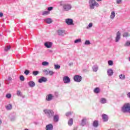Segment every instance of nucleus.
Masks as SVG:
<instances>
[{"mask_svg":"<svg viewBox=\"0 0 130 130\" xmlns=\"http://www.w3.org/2000/svg\"><path fill=\"white\" fill-rule=\"evenodd\" d=\"M30 72L29 71H28V70H25V71H24V74L25 75H28V74H29Z\"/></svg>","mask_w":130,"mask_h":130,"instance_id":"79ce46f5","label":"nucleus"},{"mask_svg":"<svg viewBox=\"0 0 130 130\" xmlns=\"http://www.w3.org/2000/svg\"><path fill=\"white\" fill-rule=\"evenodd\" d=\"M107 99H106V98L101 99L100 103H102V104H105L106 103H107Z\"/></svg>","mask_w":130,"mask_h":130,"instance_id":"412c9836","label":"nucleus"},{"mask_svg":"<svg viewBox=\"0 0 130 130\" xmlns=\"http://www.w3.org/2000/svg\"><path fill=\"white\" fill-rule=\"evenodd\" d=\"M28 86L30 87H35V83L34 82V81H30L28 82Z\"/></svg>","mask_w":130,"mask_h":130,"instance_id":"6ab92c4d","label":"nucleus"},{"mask_svg":"<svg viewBox=\"0 0 130 130\" xmlns=\"http://www.w3.org/2000/svg\"><path fill=\"white\" fill-rule=\"evenodd\" d=\"M11 49V46H7L5 47V51H9Z\"/></svg>","mask_w":130,"mask_h":130,"instance_id":"7c9ffc66","label":"nucleus"},{"mask_svg":"<svg viewBox=\"0 0 130 130\" xmlns=\"http://www.w3.org/2000/svg\"><path fill=\"white\" fill-rule=\"evenodd\" d=\"M49 62L48 61H43L42 65L43 66H48Z\"/></svg>","mask_w":130,"mask_h":130,"instance_id":"f704fd0d","label":"nucleus"},{"mask_svg":"<svg viewBox=\"0 0 130 130\" xmlns=\"http://www.w3.org/2000/svg\"><path fill=\"white\" fill-rule=\"evenodd\" d=\"M82 40L81 39H78V40H75L74 41L75 43H79V42H81Z\"/></svg>","mask_w":130,"mask_h":130,"instance_id":"c9c22d12","label":"nucleus"},{"mask_svg":"<svg viewBox=\"0 0 130 130\" xmlns=\"http://www.w3.org/2000/svg\"><path fill=\"white\" fill-rule=\"evenodd\" d=\"M60 6H62L64 11H69V10H71L72 8L71 4L66 3L64 1H61L60 3Z\"/></svg>","mask_w":130,"mask_h":130,"instance_id":"f257e3e1","label":"nucleus"},{"mask_svg":"<svg viewBox=\"0 0 130 130\" xmlns=\"http://www.w3.org/2000/svg\"><path fill=\"white\" fill-rule=\"evenodd\" d=\"M108 75L109 76H111L113 75L114 72L112 69H109L107 71Z\"/></svg>","mask_w":130,"mask_h":130,"instance_id":"f3484780","label":"nucleus"},{"mask_svg":"<svg viewBox=\"0 0 130 130\" xmlns=\"http://www.w3.org/2000/svg\"><path fill=\"white\" fill-rule=\"evenodd\" d=\"M87 118L84 117L82 119L81 122V124L82 125V126H85V125H86V124L87 123Z\"/></svg>","mask_w":130,"mask_h":130,"instance_id":"2eb2a0df","label":"nucleus"},{"mask_svg":"<svg viewBox=\"0 0 130 130\" xmlns=\"http://www.w3.org/2000/svg\"><path fill=\"white\" fill-rule=\"evenodd\" d=\"M6 96L7 98H8L9 99H10L12 97V94H7Z\"/></svg>","mask_w":130,"mask_h":130,"instance_id":"a19ab883","label":"nucleus"},{"mask_svg":"<svg viewBox=\"0 0 130 130\" xmlns=\"http://www.w3.org/2000/svg\"><path fill=\"white\" fill-rule=\"evenodd\" d=\"M15 117H12V118H11V120H12V121H14V120H15Z\"/></svg>","mask_w":130,"mask_h":130,"instance_id":"8fccbe9b","label":"nucleus"},{"mask_svg":"<svg viewBox=\"0 0 130 130\" xmlns=\"http://www.w3.org/2000/svg\"><path fill=\"white\" fill-rule=\"evenodd\" d=\"M57 34L58 36H64V35H65V31L64 30L59 29L57 31Z\"/></svg>","mask_w":130,"mask_h":130,"instance_id":"a211bd4d","label":"nucleus"},{"mask_svg":"<svg viewBox=\"0 0 130 130\" xmlns=\"http://www.w3.org/2000/svg\"><path fill=\"white\" fill-rule=\"evenodd\" d=\"M20 80L22 81H24L25 78H24V76H22V75L20 76Z\"/></svg>","mask_w":130,"mask_h":130,"instance_id":"ea45409f","label":"nucleus"},{"mask_svg":"<svg viewBox=\"0 0 130 130\" xmlns=\"http://www.w3.org/2000/svg\"><path fill=\"white\" fill-rule=\"evenodd\" d=\"M6 108L7 110H11V109L13 108V106L12 104H9L6 106Z\"/></svg>","mask_w":130,"mask_h":130,"instance_id":"5701e85b","label":"nucleus"},{"mask_svg":"<svg viewBox=\"0 0 130 130\" xmlns=\"http://www.w3.org/2000/svg\"><path fill=\"white\" fill-rule=\"evenodd\" d=\"M108 64L109 66H113V60H108Z\"/></svg>","mask_w":130,"mask_h":130,"instance_id":"4c0bfd02","label":"nucleus"},{"mask_svg":"<svg viewBox=\"0 0 130 130\" xmlns=\"http://www.w3.org/2000/svg\"><path fill=\"white\" fill-rule=\"evenodd\" d=\"M54 69L56 70H59L60 69V66L59 64H54Z\"/></svg>","mask_w":130,"mask_h":130,"instance_id":"2f4dec72","label":"nucleus"},{"mask_svg":"<svg viewBox=\"0 0 130 130\" xmlns=\"http://www.w3.org/2000/svg\"><path fill=\"white\" fill-rule=\"evenodd\" d=\"M44 112L46 116L49 118H52L54 115V112L53 110L45 109L44 110Z\"/></svg>","mask_w":130,"mask_h":130,"instance_id":"7ed1b4c3","label":"nucleus"},{"mask_svg":"<svg viewBox=\"0 0 130 130\" xmlns=\"http://www.w3.org/2000/svg\"><path fill=\"white\" fill-rule=\"evenodd\" d=\"M8 80H9V81H11V80H12L11 77H8Z\"/></svg>","mask_w":130,"mask_h":130,"instance_id":"3c124183","label":"nucleus"},{"mask_svg":"<svg viewBox=\"0 0 130 130\" xmlns=\"http://www.w3.org/2000/svg\"><path fill=\"white\" fill-rule=\"evenodd\" d=\"M24 130H28V129H27V128L24 129Z\"/></svg>","mask_w":130,"mask_h":130,"instance_id":"4d7b16f0","label":"nucleus"},{"mask_svg":"<svg viewBox=\"0 0 130 130\" xmlns=\"http://www.w3.org/2000/svg\"><path fill=\"white\" fill-rule=\"evenodd\" d=\"M65 22L68 25H74V20L71 18H67L65 20Z\"/></svg>","mask_w":130,"mask_h":130,"instance_id":"423d86ee","label":"nucleus"},{"mask_svg":"<svg viewBox=\"0 0 130 130\" xmlns=\"http://www.w3.org/2000/svg\"><path fill=\"white\" fill-rule=\"evenodd\" d=\"M39 83H45L47 82V78H45V77H41L40 79H39L38 81Z\"/></svg>","mask_w":130,"mask_h":130,"instance_id":"9d476101","label":"nucleus"},{"mask_svg":"<svg viewBox=\"0 0 130 130\" xmlns=\"http://www.w3.org/2000/svg\"><path fill=\"white\" fill-rule=\"evenodd\" d=\"M92 26H93V23H89L88 26H87L86 28L87 29L91 28V27H92Z\"/></svg>","mask_w":130,"mask_h":130,"instance_id":"e433bc0d","label":"nucleus"},{"mask_svg":"<svg viewBox=\"0 0 130 130\" xmlns=\"http://www.w3.org/2000/svg\"><path fill=\"white\" fill-rule=\"evenodd\" d=\"M102 116L103 117V120L104 122H106V121H108V115H106V114H103L102 115Z\"/></svg>","mask_w":130,"mask_h":130,"instance_id":"4468645a","label":"nucleus"},{"mask_svg":"<svg viewBox=\"0 0 130 130\" xmlns=\"http://www.w3.org/2000/svg\"><path fill=\"white\" fill-rule=\"evenodd\" d=\"M72 113V112H67V113H66V116H70V115H71Z\"/></svg>","mask_w":130,"mask_h":130,"instance_id":"c03bdc74","label":"nucleus"},{"mask_svg":"<svg viewBox=\"0 0 130 130\" xmlns=\"http://www.w3.org/2000/svg\"><path fill=\"white\" fill-rule=\"evenodd\" d=\"M121 1L122 0H117L116 3L117 4H120V3H121Z\"/></svg>","mask_w":130,"mask_h":130,"instance_id":"49530a36","label":"nucleus"},{"mask_svg":"<svg viewBox=\"0 0 130 130\" xmlns=\"http://www.w3.org/2000/svg\"><path fill=\"white\" fill-rule=\"evenodd\" d=\"M92 69L93 72H97L99 70V67L98 66L94 65L92 67Z\"/></svg>","mask_w":130,"mask_h":130,"instance_id":"b1692460","label":"nucleus"},{"mask_svg":"<svg viewBox=\"0 0 130 130\" xmlns=\"http://www.w3.org/2000/svg\"><path fill=\"white\" fill-rule=\"evenodd\" d=\"M100 92V88L96 87L94 89V93H95L96 94H98Z\"/></svg>","mask_w":130,"mask_h":130,"instance_id":"a878e982","label":"nucleus"},{"mask_svg":"<svg viewBox=\"0 0 130 130\" xmlns=\"http://www.w3.org/2000/svg\"><path fill=\"white\" fill-rule=\"evenodd\" d=\"M44 73H45L46 75H50V76H52L55 73L53 71H47V70H44Z\"/></svg>","mask_w":130,"mask_h":130,"instance_id":"1a4fd4ad","label":"nucleus"},{"mask_svg":"<svg viewBox=\"0 0 130 130\" xmlns=\"http://www.w3.org/2000/svg\"><path fill=\"white\" fill-rule=\"evenodd\" d=\"M112 130H115V129H112Z\"/></svg>","mask_w":130,"mask_h":130,"instance_id":"680f3d73","label":"nucleus"},{"mask_svg":"<svg viewBox=\"0 0 130 130\" xmlns=\"http://www.w3.org/2000/svg\"><path fill=\"white\" fill-rule=\"evenodd\" d=\"M52 43H51V42H46V43L44 44V45L46 46V47L49 48L52 47Z\"/></svg>","mask_w":130,"mask_h":130,"instance_id":"ddd939ff","label":"nucleus"},{"mask_svg":"<svg viewBox=\"0 0 130 130\" xmlns=\"http://www.w3.org/2000/svg\"><path fill=\"white\" fill-rule=\"evenodd\" d=\"M127 96L128 98H129V99H130V92H129L127 94Z\"/></svg>","mask_w":130,"mask_h":130,"instance_id":"09e8293b","label":"nucleus"},{"mask_svg":"<svg viewBox=\"0 0 130 130\" xmlns=\"http://www.w3.org/2000/svg\"><path fill=\"white\" fill-rule=\"evenodd\" d=\"M115 16H116V14H115V11H112L110 15V19H114Z\"/></svg>","mask_w":130,"mask_h":130,"instance_id":"aec40b11","label":"nucleus"},{"mask_svg":"<svg viewBox=\"0 0 130 130\" xmlns=\"http://www.w3.org/2000/svg\"><path fill=\"white\" fill-rule=\"evenodd\" d=\"M84 44H85V45H89V44H91V43L90 41H85Z\"/></svg>","mask_w":130,"mask_h":130,"instance_id":"58836bf2","label":"nucleus"},{"mask_svg":"<svg viewBox=\"0 0 130 130\" xmlns=\"http://www.w3.org/2000/svg\"><path fill=\"white\" fill-rule=\"evenodd\" d=\"M17 95H18V96H21L22 92L20 91H17Z\"/></svg>","mask_w":130,"mask_h":130,"instance_id":"37998d69","label":"nucleus"},{"mask_svg":"<svg viewBox=\"0 0 130 130\" xmlns=\"http://www.w3.org/2000/svg\"><path fill=\"white\" fill-rule=\"evenodd\" d=\"M59 120V115H53V121L54 122H58Z\"/></svg>","mask_w":130,"mask_h":130,"instance_id":"dca6fc26","label":"nucleus"},{"mask_svg":"<svg viewBox=\"0 0 130 130\" xmlns=\"http://www.w3.org/2000/svg\"><path fill=\"white\" fill-rule=\"evenodd\" d=\"M47 9H48V11H49V12H50V11H51V10H52L53 9V7H48Z\"/></svg>","mask_w":130,"mask_h":130,"instance_id":"a18cd8bd","label":"nucleus"},{"mask_svg":"<svg viewBox=\"0 0 130 130\" xmlns=\"http://www.w3.org/2000/svg\"><path fill=\"white\" fill-rule=\"evenodd\" d=\"M89 6L90 9H94V7H99L100 4L96 2V0H89Z\"/></svg>","mask_w":130,"mask_h":130,"instance_id":"f03ea898","label":"nucleus"},{"mask_svg":"<svg viewBox=\"0 0 130 130\" xmlns=\"http://www.w3.org/2000/svg\"><path fill=\"white\" fill-rule=\"evenodd\" d=\"M82 78L81 76H79L78 75L74 76V80L75 82H81V81H82Z\"/></svg>","mask_w":130,"mask_h":130,"instance_id":"0eeeda50","label":"nucleus"},{"mask_svg":"<svg viewBox=\"0 0 130 130\" xmlns=\"http://www.w3.org/2000/svg\"><path fill=\"white\" fill-rule=\"evenodd\" d=\"M2 121L1 119H0V125H1V124H2Z\"/></svg>","mask_w":130,"mask_h":130,"instance_id":"864d4df0","label":"nucleus"},{"mask_svg":"<svg viewBox=\"0 0 130 130\" xmlns=\"http://www.w3.org/2000/svg\"><path fill=\"white\" fill-rule=\"evenodd\" d=\"M128 58H129V60L130 61V56H129Z\"/></svg>","mask_w":130,"mask_h":130,"instance_id":"13d9d810","label":"nucleus"},{"mask_svg":"<svg viewBox=\"0 0 130 130\" xmlns=\"http://www.w3.org/2000/svg\"><path fill=\"white\" fill-rule=\"evenodd\" d=\"M123 37L124 38H127L128 37H130V35L128 34V32H124L123 34Z\"/></svg>","mask_w":130,"mask_h":130,"instance_id":"cd10ccee","label":"nucleus"},{"mask_svg":"<svg viewBox=\"0 0 130 130\" xmlns=\"http://www.w3.org/2000/svg\"><path fill=\"white\" fill-rule=\"evenodd\" d=\"M119 79H120L121 80H124L125 79V75H119Z\"/></svg>","mask_w":130,"mask_h":130,"instance_id":"c85d7f7f","label":"nucleus"},{"mask_svg":"<svg viewBox=\"0 0 130 130\" xmlns=\"http://www.w3.org/2000/svg\"><path fill=\"white\" fill-rule=\"evenodd\" d=\"M93 125L94 127H98L99 126V122L97 121V120H95L93 122Z\"/></svg>","mask_w":130,"mask_h":130,"instance_id":"393cba45","label":"nucleus"},{"mask_svg":"<svg viewBox=\"0 0 130 130\" xmlns=\"http://www.w3.org/2000/svg\"><path fill=\"white\" fill-rule=\"evenodd\" d=\"M129 113H130V110H129Z\"/></svg>","mask_w":130,"mask_h":130,"instance_id":"052dcab7","label":"nucleus"},{"mask_svg":"<svg viewBox=\"0 0 130 130\" xmlns=\"http://www.w3.org/2000/svg\"><path fill=\"white\" fill-rule=\"evenodd\" d=\"M46 130H53V124L50 123V124H48L47 125H46Z\"/></svg>","mask_w":130,"mask_h":130,"instance_id":"f8f14e48","label":"nucleus"},{"mask_svg":"<svg viewBox=\"0 0 130 130\" xmlns=\"http://www.w3.org/2000/svg\"><path fill=\"white\" fill-rule=\"evenodd\" d=\"M73 119L72 118H71L70 120L68 121V124L71 126L73 124Z\"/></svg>","mask_w":130,"mask_h":130,"instance_id":"bb28decb","label":"nucleus"},{"mask_svg":"<svg viewBox=\"0 0 130 130\" xmlns=\"http://www.w3.org/2000/svg\"><path fill=\"white\" fill-rule=\"evenodd\" d=\"M1 83H0V87H1Z\"/></svg>","mask_w":130,"mask_h":130,"instance_id":"bf43d9fd","label":"nucleus"},{"mask_svg":"<svg viewBox=\"0 0 130 130\" xmlns=\"http://www.w3.org/2000/svg\"><path fill=\"white\" fill-rule=\"evenodd\" d=\"M4 14L3 12H0V17H3Z\"/></svg>","mask_w":130,"mask_h":130,"instance_id":"de8ad7c7","label":"nucleus"},{"mask_svg":"<svg viewBox=\"0 0 130 130\" xmlns=\"http://www.w3.org/2000/svg\"><path fill=\"white\" fill-rule=\"evenodd\" d=\"M53 98H54V96L52 94H49L46 96V100H47V101H51Z\"/></svg>","mask_w":130,"mask_h":130,"instance_id":"9b49d317","label":"nucleus"},{"mask_svg":"<svg viewBox=\"0 0 130 130\" xmlns=\"http://www.w3.org/2000/svg\"><path fill=\"white\" fill-rule=\"evenodd\" d=\"M44 21L48 24L51 23V22H52L51 18H46V19H44Z\"/></svg>","mask_w":130,"mask_h":130,"instance_id":"4be33fe9","label":"nucleus"},{"mask_svg":"<svg viewBox=\"0 0 130 130\" xmlns=\"http://www.w3.org/2000/svg\"><path fill=\"white\" fill-rule=\"evenodd\" d=\"M121 111L123 113H126V112L130 113V104L129 103L124 104L121 108Z\"/></svg>","mask_w":130,"mask_h":130,"instance_id":"20e7f679","label":"nucleus"},{"mask_svg":"<svg viewBox=\"0 0 130 130\" xmlns=\"http://www.w3.org/2000/svg\"><path fill=\"white\" fill-rule=\"evenodd\" d=\"M39 74V71H34L32 72V74L34 75V76H37Z\"/></svg>","mask_w":130,"mask_h":130,"instance_id":"473e14b6","label":"nucleus"},{"mask_svg":"<svg viewBox=\"0 0 130 130\" xmlns=\"http://www.w3.org/2000/svg\"><path fill=\"white\" fill-rule=\"evenodd\" d=\"M121 34L120 31H117L116 34V37L115 38V42H118L121 38Z\"/></svg>","mask_w":130,"mask_h":130,"instance_id":"6e6552de","label":"nucleus"},{"mask_svg":"<svg viewBox=\"0 0 130 130\" xmlns=\"http://www.w3.org/2000/svg\"><path fill=\"white\" fill-rule=\"evenodd\" d=\"M73 62H70L69 66H73Z\"/></svg>","mask_w":130,"mask_h":130,"instance_id":"603ef678","label":"nucleus"},{"mask_svg":"<svg viewBox=\"0 0 130 130\" xmlns=\"http://www.w3.org/2000/svg\"><path fill=\"white\" fill-rule=\"evenodd\" d=\"M55 95H56V96H57L58 93H57V92H55Z\"/></svg>","mask_w":130,"mask_h":130,"instance_id":"5fc2aeb1","label":"nucleus"},{"mask_svg":"<svg viewBox=\"0 0 130 130\" xmlns=\"http://www.w3.org/2000/svg\"><path fill=\"white\" fill-rule=\"evenodd\" d=\"M102 0H96V1H98L99 2H100L101 1H102Z\"/></svg>","mask_w":130,"mask_h":130,"instance_id":"6e6d98bb","label":"nucleus"},{"mask_svg":"<svg viewBox=\"0 0 130 130\" xmlns=\"http://www.w3.org/2000/svg\"><path fill=\"white\" fill-rule=\"evenodd\" d=\"M50 12L49 11H43L42 15H48Z\"/></svg>","mask_w":130,"mask_h":130,"instance_id":"c756f323","label":"nucleus"},{"mask_svg":"<svg viewBox=\"0 0 130 130\" xmlns=\"http://www.w3.org/2000/svg\"><path fill=\"white\" fill-rule=\"evenodd\" d=\"M124 46H130V41H127L124 44Z\"/></svg>","mask_w":130,"mask_h":130,"instance_id":"72a5a7b5","label":"nucleus"},{"mask_svg":"<svg viewBox=\"0 0 130 130\" xmlns=\"http://www.w3.org/2000/svg\"><path fill=\"white\" fill-rule=\"evenodd\" d=\"M63 82L64 84H69L71 83V79L68 76H64L63 77Z\"/></svg>","mask_w":130,"mask_h":130,"instance_id":"39448f33","label":"nucleus"}]
</instances>
